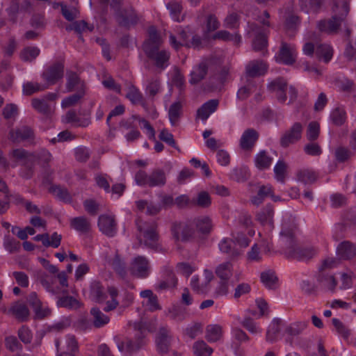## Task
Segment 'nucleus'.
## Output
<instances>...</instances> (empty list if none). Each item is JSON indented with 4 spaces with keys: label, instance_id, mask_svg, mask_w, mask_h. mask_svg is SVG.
<instances>
[{
    "label": "nucleus",
    "instance_id": "f257e3e1",
    "mask_svg": "<svg viewBox=\"0 0 356 356\" xmlns=\"http://www.w3.org/2000/svg\"><path fill=\"white\" fill-rule=\"evenodd\" d=\"M297 227L292 218L284 220L280 233V243L286 257L298 260L312 259L317 252L313 247H300L296 240V231Z\"/></svg>",
    "mask_w": 356,
    "mask_h": 356
},
{
    "label": "nucleus",
    "instance_id": "f03ea898",
    "mask_svg": "<svg viewBox=\"0 0 356 356\" xmlns=\"http://www.w3.org/2000/svg\"><path fill=\"white\" fill-rule=\"evenodd\" d=\"M148 34V39L143 46V51L146 56L154 62L155 66L160 70H163L169 64L170 54L166 50H160L162 41L154 26L149 28Z\"/></svg>",
    "mask_w": 356,
    "mask_h": 356
},
{
    "label": "nucleus",
    "instance_id": "7ed1b4c3",
    "mask_svg": "<svg viewBox=\"0 0 356 356\" xmlns=\"http://www.w3.org/2000/svg\"><path fill=\"white\" fill-rule=\"evenodd\" d=\"M335 15L329 19H323L318 22L317 27L321 32L327 34L338 33L341 23L349 12V4L346 0L337 1L333 8Z\"/></svg>",
    "mask_w": 356,
    "mask_h": 356
},
{
    "label": "nucleus",
    "instance_id": "20e7f679",
    "mask_svg": "<svg viewBox=\"0 0 356 356\" xmlns=\"http://www.w3.org/2000/svg\"><path fill=\"white\" fill-rule=\"evenodd\" d=\"M138 230L140 235L138 236L140 242L143 240L144 245L155 250H159L160 245L159 243V235L156 232V225L155 222L143 223L140 225L138 223Z\"/></svg>",
    "mask_w": 356,
    "mask_h": 356
},
{
    "label": "nucleus",
    "instance_id": "39448f33",
    "mask_svg": "<svg viewBox=\"0 0 356 356\" xmlns=\"http://www.w3.org/2000/svg\"><path fill=\"white\" fill-rule=\"evenodd\" d=\"M173 238L177 241L188 242L193 240L195 236V230L192 222H174L171 227Z\"/></svg>",
    "mask_w": 356,
    "mask_h": 356
},
{
    "label": "nucleus",
    "instance_id": "423d86ee",
    "mask_svg": "<svg viewBox=\"0 0 356 356\" xmlns=\"http://www.w3.org/2000/svg\"><path fill=\"white\" fill-rule=\"evenodd\" d=\"M115 18L120 26L126 28L136 25L139 21V17L131 6L118 9Z\"/></svg>",
    "mask_w": 356,
    "mask_h": 356
},
{
    "label": "nucleus",
    "instance_id": "0eeeda50",
    "mask_svg": "<svg viewBox=\"0 0 356 356\" xmlns=\"http://www.w3.org/2000/svg\"><path fill=\"white\" fill-rule=\"evenodd\" d=\"M302 131L303 124L300 122H295L282 135L280 140V145L286 148L291 145L296 143L301 139Z\"/></svg>",
    "mask_w": 356,
    "mask_h": 356
},
{
    "label": "nucleus",
    "instance_id": "6e6552de",
    "mask_svg": "<svg viewBox=\"0 0 356 356\" xmlns=\"http://www.w3.org/2000/svg\"><path fill=\"white\" fill-rule=\"evenodd\" d=\"M212 61L204 59L195 65L190 74L189 83L196 85L205 79L207 74L211 70Z\"/></svg>",
    "mask_w": 356,
    "mask_h": 356
},
{
    "label": "nucleus",
    "instance_id": "1a4fd4ad",
    "mask_svg": "<svg viewBox=\"0 0 356 356\" xmlns=\"http://www.w3.org/2000/svg\"><path fill=\"white\" fill-rule=\"evenodd\" d=\"M64 65L61 62L54 63L46 69L42 73V78L47 82V87L49 85L55 84L58 80L63 76Z\"/></svg>",
    "mask_w": 356,
    "mask_h": 356
},
{
    "label": "nucleus",
    "instance_id": "9d476101",
    "mask_svg": "<svg viewBox=\"0 0 356 356\" xmlns=\"http://www.w3.org/2000/svg\"><path fill=\"white\" fill-rule=\"evenodd\" d=\"M34 138L33 130L25 125L12 129L8 134L9 140L15 143H19L22 141L32 142Z\"/></svg>",
    "mask_w": 356,
    "mask_h": 356
},
{
    "label": "nucleus",
    "instance_id": "9b49d317",
    "mask_svg": "<svg viewBox=\"0 0 356 356\" xmlns=\"http://www.w3.org/2000/svg\"><path fill=\"white\" fill-rule=\"evenodd\" d=\"M172 340V336L170 330L167 327H161L159 328L156 343L158 351L161 354H166L170 350Z\"/></svg>",
    "mask_w": 356,
    "mask_h": 356
},
{
    "label": "nucleus",
    "instance_id": "f8f14e48",
    "mask_svg": "<svg viewBox=\"0 0 356 356\" xmlns=\"http://www.w3.org/2000/svg\"><path fill=\"white\" fill-rule=\"evenodd\" d=\"M130 271L137 277H147L149 272V264L147 259L143 256L135 257L131 262Z\"/></svg>",
    "mask_w": 356,
    "mask_h": 356
},
{
    "label": "nucleus",
    "instance_id": "ddd939ff",
    "mask_svg": "<svg viewBox=\"0 0 356 356\" xmlns=\"http://www.w3.org/2000/svg\"><path fill=\"white\" fill-rule=\"evenodd\" d=\"M287 86L286 81L282 77H278L272 81L267 88L270 92L275 93L276 98L280 102L285 103L287 100Z\"/></svg>",
    "mask_w": 356,
    "mask_h": 356
},
{
    "label": "nucleus",
    "instance_id": "4468645a",
    "mask_svg": "<svg viewBox=\"0 0 356 356\" xmlns=\"http://www.w3.org/2000/svg\"><path fill=\"white\" fill-rule=\"evenodd\" d=\"M296 56L295 45L282 42L277 60L285 65H292L296 61Z\"/></svg>",
    "mask_w": 356,
    "mask_h": 356
},
{
    "label": "nucleus",
    "instance_id": "2eb2a0df",
    "mask_svg": "<svg viewBox=\"0 0 356 356\" xmlns=\"http://www.w3.org/2000/svg\"><path fill=\"white\" fill-rule=\"evenodd\" d=\"M259 137V132L252 129H247L243 133L240 141V147L244 151H252Z\"/></svg>",
    "mask_w": 356,
    "mask_h": 356
},
{
    "label": "nucleus",
    "instance_id": "dca6fc26",
    "mask_svg": "<svg viewBox=\"0 0 356 356\" xmlns=\"http://www.w3.org/2000/svg\"><path fill=\"white\" fill-rule=\"evenodd\" d=\"M31 10V3L29 0H11L10 6L7 10L10 20L15 23L17 13L21 12L30 13Z\"/></svg>",
    "mask_w": 356,
    "mask_h": 356
},
{
    "label": "nucleus",
    "instance_id": "f3484780",
    "mask_svg": "<svg viewBox=\"0 0 356 356\" xmlns=\"http://www.w3.org/2000/svg\"><path fill=\"white\" fill-rule=\"evenodd\" d=\"M268 70V65L261 60L250 61L245 67V77L254 78L264 75Z\"/></svg>",
    "mask_w": 356,
    "mask_h": 356
},
{
    "label": "nucleus",
    "instance_id": "a211bd4d",
    "mask_svg": "<svg viewBox=\"0 0 356 356\" xmlns=\"http://www.w3.org/2000/svg\"><path fill=\"white\" fill-rule=\"evenodd\" d=\"M99 230L105 235L112 237L117 230L115 220L113 216L101 215L98 220Z\"/></svg>",
    "mask_w": 356,
    "mask_h": 356
},
{
    "label": "nucleus",
    "instance_id": "6ab92c4d",
    "mask_svg": "<svg viewBox=\"0 0 356 356\" xmlns=\"http://www.w3.org/2000/svg\"><path fill=\"white\" fill-rule=\"evenodd\" d=\"M193 226H195L197 232L203 235H209L213 229V224L211 217L208 216H200L191 220Z\"/></svg>",
    "mask_w": 356,
    "mask_h": 356
},
{
    "label": "nucleus",
    "instance_id": "aec40b11",
    "mask_svg": "<svg viewBox=\"0 0 356 356\" xmlns=\"http://www.w3.org/2000/svg\"><path fill=\"white\" fill-rule=\"evenodd\" d=\"M8 313L19 322L27 321L30 316V312L26 305L19 301L13 303L8 309Z\"/></svg>",
    "mask_w": 356,
    "mask_h": 356
},
{
    "label": "nucleus",
    "instance_id": "412c9836",
    "mask_svg": "<svg viewBox=\"0 0 356 356\" xmlns=\"http://www.w3.org/2000/svg\"><path fill=\"white\" fill-rule=\"evenodd\" d=\"M274 210L271 204H267L265 207L258 211L256 214V219L264 226H267L269 229L273 228Z\"/></svg>",
    "mask_w": 356,
    "mask_h": 356
},
{
    "label": "nucleus",
    "instance_id": "4be33fe9",
    "mask_svg": "<svg viewBox=\"0 0 356 356\" xmlns=\"http://www.w3.org/2000/svg\"><path fill=\"white\" fill-rule=\"evenodd\" d=\"M219 105V100L213 99L203 104L197 111V118L206 121L210 115L214 113Z\"/></svg>",
    "mask_w": 356,
    "mask_h": 356
},
{
    "label": "nucleus",
    "instance_id": "5701e85b",
    "mask_svg": "<svg viewBox=\"0 0 356 356\" xmlns=\"http://www.w3.org/2000/svg\"><path fill=\"white\" fill-rule=\"evenodd\" d=\"M205 273V281L201 282L197 276H194L192 277L191 281V286L194 291L197 293H203L207 292V286L209 282L213 277L212 273L208 270H204Z\"/></svg>",
    "mask_w": 356,
    "mask_h": 356
},
{
    "label": "nucleus",
    "instance_id": "b1692460",
    "mask_svg": "<svg viewBox=\"0 0 356 356\" xmlns=\"http://www.w3.org/2000/svg\"><path fill=\"white\" fill-rule=\"evenodd\" d=\"M337 252L341 259H351L356 257V245L348 241H345L339 244Z\"/></svg>",
    "mask_w": 356,
    "mask_h": 356
},
{
    "label": "nucleus",
    "instance_id": "393cba45",
    "mask_svg": "<svg viewBox=\"0 0 356 356\" xmlns=\"http://www.w3.org/2000/svg\"><path fill=\"white\" fill-rule=\"evenodd\" d=\"M90 297L97 302H103L107 298L105 289L102 284L97 280H94L90 286Z\"/></svg>",
    "mask_w": 356,
    "mask_h": 356
},
{
    "label": "nucleus",
    "instance_id": "a878e982",
    "mask_svg": "<svg viewBox=\"0 0 356 356\" xmlns=\"http://www.w3.org/2000/svg\"><path fill=\"white\" fill-rule=\"evenodd\" d=\"M66 76V89L67 92H72L75 90H77L78 91H84V83L76 72L67 71Z\"/></svg>",
    "mask_w": 356,
    "mask_h": 356
},
{
    "label": "nucleus",
    "instance_id": "bb28decb",
    "mask_svg": "<svg viewBox=\"0 0 356 356\" xmlns=\"http://www.w3.org/2000/svg\"><path fill=\"white\" fill-rule=\"evenodd\" d=\"M91 321L96 328L102 327L110 321L108 316L103 313L99 308L93 307L90 310Z\"/></svg>",
    "mask_w": 356,
    "mask_h": 356
},
{
    "label": "nucleus",
    "instance_id": "cd10ccee",
    "mask_svg": "<svg viewBox=\"0 0 356 356\" xmlns=\"http://www.w3.org/2000/svg\"><path fill=\"white\" fill-rule=\"evenodd\" d=\"M318 282L325 290L331 293L335 292L338 281L333 275L322 273L318 277Z\"/></svg>",
    "mask_w": 356,
    "mask_h": 356
},
{
    "label": "nucleus",
    "instance_id": "c85d7f7f",
    "mask_svg": "<svg viewBox=\"0 0 356 356\" xmlns=\"http://www.w3.org/2000/svg\"><path fill=\"white\" fill-rule=\"evenodd\" d=\"M65 296L60 297L57 301V305L60 307H65L67 309H78L81 307V303L79 300L72 296H68V291L63 289L60 291Z\"/></svg>",
    "mask_w": 356,
    "mask_h": 356
},
{
    "label": "nucleus",
    "instance_id": "c756f323",
    "mask_svg": "<svg viewBox=\"0 0 356 356\" xmlns=\"http://www.w3.org/2000/svg\"><path fill=\"white\" fill-rule=\"evenodd\" d=\"M161 82L159 78L152 77L147 80V84L145 88L146 95L151 100L161 92Z\"/></svg>",
    "mask_w": 356,
    "mask_h": 356
},
{
    "label": "nucleus",
    "instance_id": "7c9ffc66",
    "mask_svg": "<svg viewBox=\"0 0 356 356\" xmlns=\"http://www.w3.org/2000/svg\"><path fill=\"white\" fill-rule=\"evenodd\" d=\"M234 241L229 238H223L219 243V249L222 252L229 254L232 259L238 257L241 252L237 248H233Z\"/></svg>",
    "mask_w": 356,
    "mask_h": 356
},
{
    "label": "nucleus",
    "instance_id": "2f4dec72",
    "mask_svg": "<svg viewBox=\"0 0 356 356\" xmlns=\"http://www.w3.org/2000/svg\"><path fill=\"white\" fill-rule=\"evenodd\" d=\"M70 226L81 233H88L90 230L91 224L84 216L73 218L70 220Z\"/></svg>",
    "mask_w": 356,
    "mask_h": 356
},
{
    "label": "nucleus",
    "instance_id": "473e14b6",
    "mask_svg": "<svg viewBox=\"0 0 356 356\" xmlns=\"http://www.w3.org/2000/svg\"><path fill=\"white\" fill-rule=\"evenodd\" d=\"M63 122L65 123H72L75 127H88L90 121L88 118L81 119L79 118L74 110H70L65 114Z\"/></svg>",
    "mask_w": 356,
    "mask_h": 356
},
{
    "label": "nucleus",
    "instance_id": "72a5a7b5",
    "mask_svg": "<svg viewBox=\"0 0 356 356\" xmlns=\"http://www.w3.org/2000/svg\"><path fill=\"white\" fill-rule=\"evenodd\" d=\"M166 182V177L163 170H154L149 175L148 186H163Z\"/></svg>",
    "mask_w": 356,
    "mask_h": 356
},
{
    "label": "nucleus",
    "instance_id": "f704fd0d",
    "mask_svg": "<svg viewBox=\"0 0 356 356\" xmlns=\"http://www.w3.org/2000/svg\"><path fill=\"white\" fill-rule=\"evenodd\" d=\"M232 264L230 261H225L219 264L216 267L215 273L220 280L229 281V278L232 275Z\"/></svg>",
    "mask_w": 356,
    "mask_h": 356
},
{
    "label": "nucleus",
    "instance_id": "c9c22d12",
    "mask_svg": "<svg viewBox=\"0 0 356 356\" xmlns=\"http://www.w3.org/2000/svg\"><path fill=\"white\" fill-rule=\"evenodd\" d=\"M282 321L279 318L274 319L268 327L266 339L267 341L274 343L277 340L278 334L281 331Z\"/></svg>",
    "mask_w": 356,
    "mask_h": 356
},
{
    "label": "nucleus",
    "instance_id": "e433bc0d",
    "mask_svg": "<svg viewBox=\"0 0 356 356\" xmlns=\"http://www.w3.org/2000/svg\"><path fill=\"white\" fill-rule=\"evenodd\" d=\"M177 284V278L174 272L170 268H166L164 270V280L159 285L160 289H166L171 287H175Z\"/></svg>",
    "mask_w": 356,
    "mask_h": 356
},
{
    "label": "nucleus",
    "instance_id": "4c0bfd02",
    "mask_svg": "<svg viewBox=\"0 0 356 356\" xmlns=\"http://www.w3.org/2000/svg\"><path fill=\"white\" fill-rule=\"evenodd\" d=\"M213 40H220L222 41H232L236 45L241 42V36L239 33L231 34L229 31L221 30L217 31L212 37Z\"/></svg>",
    "mask_w": 356,
    "mask_h": 356
},
{
    "label": "nucleus",
    "instance_id": "58836bf2",
    "mask_svg": "<svg viewBox=\"0 0 356 356\" xmlns=\"http://www.w3.org/2000/svg\"><path fill=\"white\" fill-rule=\"evenodd\" d=\"M222 336V328L219 325H209L206 328L205 338L209 342H216Z\"/></svg>",
    "mask_w": 356,
    "mask_h": 356
},
{
    "label": "nucleus",
    "instance_id": "ea45409f",
    "mask_svg": "<svg viewBox=\"0 0 356 356\" xmlns=\"http://www.w3.org/2000/svg\"><path fill=\"white\" fill-rule=\"evenodd\" d=\"M315 54L319 59L328 63L332 58L333 49L327 44H319L316 45Z\"/></svg>",
    "mask_w": 356,
    "mask_h": 356
},
{
    "label": "nucleus",
    "instance_id": "a19ab883",
    "mask_svg": "<svg viewBox=\"0 0 356 356\" xmlns=\"http://www.w3.org/2000/svg\"><path fill=\"white\" fill-rule=\"evenodd\" d=\"M211 204V199L209 194L206 191L200 192L197 197L191 200V207H199L206 209Z\"/></svg>",
    "mask_w": 356,
    "mask_h": 356
},
{
    "label": "nucleus",
    "instance_id": "79ce46f5",
    "mask_svg": "<svg viewBox=\"0 0 356 356\" xmlns=\"http://www.w3.org/2000/svg\"><path fill=\"white\" fill-rule=\"evenodd\" d=\"M182 113V104L180 102L172 103L168 110L170 124L176 126Z\"/></svg>",
    "mask_w": 356,
    "mask_h": 356
},
{
    "label": "nucleus",
    "instance_id": "37998d69",
    "mask_svg": "<svg viewBox=\"0 0 356 356\" xmlns=\"http://www.w3.org/2000/svg\"><path fill=\"white\" fill-rule=\"evenodd\" d=\"M109 265L122 278L127 275L126 265L120 255L116 252L115 257L108 261Z\"/></svg>",
    "mask_w": 356,
    "mask_h": 356
},
{
    "label": "nucleus",
    "instance_id": "c03bdc74",
    "mask_svg": "<svg viewBox=\"0 0 356 356\" xmlns=\"http://www.w3.org/2000/svg\"><path fill=\"white\" fill-rule=\"evenodd\" d=\"M49 192L64 202L70 203L72 201V197L66 188L52 186L49 188Z\"/></svg>",
    "mask_w": 356,
    "mask_h": 356
},
{
    "label": "nucleus",
    "instance_id": "a18cd8bd",
    "mask_svg": "<svg viewBox=\"0 0 356 356\" xmlns=\"http://www.w3.org/2000/svg\"><path fill=\"white\" fill-rule=\"evenodd\" d=\"M40 282L42 286L52 294H58L60 292L58 286H54L55 283V278L49 276L48 275H42L40 277Z\"/></svg>",
    "mask_w": 356,
    "mask_h": 356
},
{
    "label": "nucleus",
    "instance_id": "49530a36",
    "mask_svg": "<svg viewBox=\"0 0 356 356\" xmlns=\"http://www.w3.org/2000/svg\"><path fill=\"white\" fill-rule=\"evenodd\" d=\"M126 97L129 99V101L133 104H138L142 103L143 100V97L142 93L140 92L138 88H137L133 84H130L127 88V92L126 94Z\"/></svg>",
    "mask_w": 356,
    "mask_h": 356
},
{
    "label": "nucleus",
    "instance_id": "de8ad7c7",
    "mask_svg": "<svg viewBox=\"0 0 356 356\" xmlns=\"http://www.w3.org/2000/svg\"><path fill=\"white\" fill-rule=\"evenodd\" d=\"M47 88V86L40 84L37 82L28 81L23 85V94L27 96L35 92L43 91Z\"/></svg>",
    "mask_w": 356,
    "mask_h": 356
},
{
    "label": "nucleus",
    "instance_id": "09e8293b",
    "mask_svg": "<svg viewBox=\"0 0 356 356\" xmlns=\"http://www.w3.org/2000/svg\"><path fill=\"white\" fill-rule=\"evenodd\" d=\"M51 159V154L46 149H40L32 152V162L37 161L38 164L44 165Z\"/></svg>",
    "mask_w": 356,
    "mask_h": 356
},
{
    "label": "nucleus",
    "instance_id": "8fccbe9b",
    "mask_svg": "<svg viewBox=\"0 0 356 356\" xmlns=\"http://www.w3.org/2000/svg\"><path fill=\"white\" fill-rule=\"evenodd\" d=\"M193 350L197 356H211L213 351L204 341H196L193 345Z\"/></svg>",
    "mask_w": 356,
    "mask_h": 356
},
{
    "label": "nucleus",
    "instance_id": "3c124183",
    "mask_svg": "<svg viewBox=\"0 0 356 356\" xmlns=\"http://www.w3.org/2000/svg\"><path fill=\"white\" fill-rule=\"evenodd\" d=\"M10 156L15 161H24L25 162H32V153L29 152L22 148L13 149Z\"/></svg>",
    "mask_w": 356,
    "mask_h": 356
},
{
    "label": "nucleus",
    "instance_id": "603ef678",
    "mask_svg": "<svg viewBox=\"0 0 356 356\" xmlns=\"http://www.w3.org/2000/svg\"><path fill=\"white\" fill-rule=\"evenodd\" d=\"M261 281L268 289H273L277 282V277L273 270H266L261 273Z\"/></svg>",
    "mask_w": 356,
    "mask_h": 356
},
{
    "label": "nucleus",
    "instance_id": "864d4df0",
    "mask_svg": "<svg viewBox=\"0 0 356 356\" xmlns=\"http://www.w3.org/2000/svg\"><path fill=\"white\" fill-rule=\"evenodd\" d=\"M168 316L173 321L181 322L186 318V311L180 306L174 305L168 309Z\"/></svg>",
    "mask_w": 356,
    "mask_h": 356
},
{
    "label": "nucleus",
    "instance_id": "5fc2aeb1",
    "mask_svg": "<svg viewBox=\"0 0 356 356\" xmlns=\"http://www.w3.org/2000/svg\"><path fill=\"white\" fill-rule=\"evenodd\" d=\"M272 163V158L267 155L266 151H261L255 158L256 166L260 169H266L270 167Z\"/></svg>",
    "mask_w": 356,
    "mask_h": 356
},
{
    "label": "nucleus",
    "instance_id": "6e6d98bb",
    "mask_svg": "<svg viewBox=\"0 0 356 356\" xmlns=\"http://www.w3.org/2000/svg\"><path fill=\"white\" fill-rule=\"evenodd\" d=\"M297 177L300 181L305 184H312L317 179L316 172L309 169H304L298 171Z\"/></svg>",
    "mask_w": 356,
    "mask_h": 356
},
{
    "label": "nucleus",
    "instance_id": "4d7b16f0",
    "mask_svg": "<svg viewBox=\"0 0 356 356\" xmlns=\"http://www.w3.org/2000/svg\"><path fill=\"white\" fill-rule=\"evenodd\" d=\"M307 327V323L305 321L296 322L288 326L285 332L290 336L295 337L300 334Z\"/></svg>",
    "mask_w": 356,
    "mask_h": 356
},
{
    "label": "nucleus",
    "instance_id": "13d9d810",
    "mask_svg": "<svg viewBox=\"0 0 356 356\" xmlns=\"http://www.w3.org/2000/svg\"><path fill=\"white\" fill-rule=\"evenodd\" d=\"M40 54V49L36 47H29L24 48L20 53V58L22 60L31 62L33 60Z\"/></svg>",
    "mask_w": 356,
    "mask_h": 356
},
{
    "label": "nucleus",
    "instance_id": "bf43d9fd",
    "mask_svg": "<svg viewBox=\"0 0 356 356\" xmlns=\"http://www.w3.org/2000/svg\"><path fill=\"white\" fill-rule=\"evenodd\" d=\"M31 104L36 111L42 114L49 115L51 113V108L44 99H33Z\"/></svg>",
    "mask_w": 356,
    "mask_h": 356
},
{
    "label": "nucleus",
    "instance_id": "052dcab7",
    "mask_svg": "<svg viewBox=\"0 0 356 356\" xmlns=\"http://www.w3.org/2000/svg\"><path fill=\"white\" fill-rule=\"evenodd\" d=\"M249 177V171L246 168H236L231 173V178L238 182L245 181Z\"/></svg>",
    "mask_w": 356,
    "mask_h": 356
},
{
    "label": "nucleus",
    "instance_id": "680f3d73",
    "mask_svg": "<svg viewBox=\"0 0 356 356\" xmlns=\"http://www.w3.org/2000/svg\"><path fill=\"white\" fill-rule=\"evenodd\" d=\"M84 91H78L77 93L70 95L63 99L61 106L64 108L74 106L83 97Z\"/></svg>",
    "mask_w": 356,
    "mask_h": 356
},
{
    "label": "nucleus",
    "instance_id": "e2e57ef3",
    "mask_svg": "<svg viewBox=\"0 0 356 356\" xmlns=\"http://www.w3.org/2000/svg\"><path fill=\"white\" fill-rule=\"evenodd\" d=\"M93 29V26H88V24L83 20L74 22L66 27L67 31L74 30L79 33L86 30L92 31Z\"/></svg>",
    "mask_w": 356,
    "mask_h": 356
},
{
    "label": "nucleus",
    "instance_id": "0e129e2a",
    "mask_svg": "<svg viewBox=\"0 0 356 356\" xmlns=\"http://www.w3.org/2000/svg\"><path fill=\"white\" fill-rule=\"evenodd\" d=\"M267 38L264 33H259L252 41V48L254 51H262L267 46Z\"/></svg>",
    "mask_w": 356,
    "mask_h": 356
},
{
    "label": "nucleus",
    "instance_id": "69168bd1",
    "mask_svg": "<svg viewBox=\"0 0 356 356\" xmlns=\"http://www.w3.org/2000/svg\"><path fill=\"white\" fill-rule=\"evenodd\" d=\"M330 118L337 126L342 125L346 120V112L340 108H335L330 115Z\"/></svg>",
    "mask_w": 356,
    "mask_h": 356
},
{
    "label": "nucleus",
    "instance_id": "338daca9",
    "mask_svg": "<svg viewBox=\"0 0 356 356\" xmlns=\"http://www.w3.org/2000/svg\"><path fill=\"white\" fill-rule=\"evenodd\" d=\"M61 13L63 17L70 22L73 21L79 16V12L76 8H68L63 4H61Z\"/></svg>",
    "mask_w": 356,
    "mask_h": 356
},
{
    "label": "nucleus",
    "instance_id": "774afa93",
    "mask_svg": "<svg viewBox=\"0 0 356 356\" xmlns=\"http://www.w3.org/2000/svg\"><path fill=\"white\" fill-rule=\"evenodd\" d=\"M320 126L316 122H312L309 124L307 130V137L310 141L316 140L319 136Z\"/></svg>",
    "mask_w": 356,
    "mask_h": 356
}]
</instances>
